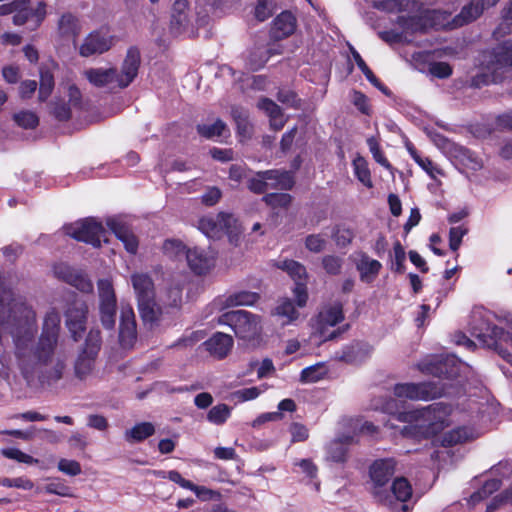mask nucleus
<instances>
[{
	"label": "nucleus",
	"mask_w": 512,
	"mask_h": 512,
	"mask_svg": "<svg viewBox=\"0 0 512 512\" xmlns=\"http://www.w3.org/2000/svg\"><path fill=\"white\" fill-rule=\"evenodd\" d=\"M394 421L406 424L400 429L403 436L430 437L442 432L454 421V409L449 404L438 402L393 414L386 426L396 429Z\"/></svg>",
	"instance_id": "1"
},
{
	"label": "nucleus",
	"mask_w": 512,
	"mask_h": 512,
	"mask_svg": "<svg viewBox=\"0 0 512 512\" xmlns=\"http://www.w3.org/2000/svg\"><path fill=\"white\" fill-rule=\"evenodd\" d=\"M131 283L137 298L138 310L142 321L150 328L161 320L163 306L177 307L181 301V288L172 287L167 291V299L160 297V303L155 299V288L152 278L146 273H133Z\"/></svg>",
	"instance_id": "2"
},
{
	"label": "nucleus",
	"mask_w": 512,
	"mask_h": 512,
	"mask_svg": "<svg viewBox=\"0 0 512 512\" xmlns=\"http://www.w3.org/2000/svg\"><path fill=\"white\" fill-rule=\"evenodd\" d=\"M404 14L398 17V24L406 33L425 31L430 27L445 26L446 13L440 10H429L417 1H410Z\"/></svg>",
	"instance_id": "3"
},
{
	"label": "nucleus",
	"mask_w": 512,
	"mask_h": 512,
	"mask_svg": "<svg viewBox=\"0 0 512 512\" xmlns=\"http://www.w3.org/2000/svg\"><path fill=\"white\" fill-rule=\"evenodd\" d=\"M344 320L343 306L341 303H334L324 306L316 316L311 318L310 339L317 344L336 338L341 331L332 329Z\"/></svg>",
	"instance_id": "4"
},
{
	"label": "nucleus",
	"mask_w": 512,
	"mask_h": 512,
	"mask_svg": "<svg viewBox=\"0 0 512 512\" xmlns=\"http://www.w3.org/2000/svg\"><path fill=\"white\" fill-rule=\"evenodd\" d=\"M473 335L485 346L497 351L503 359L511 361L508 349L512 348V322H506L503 326L482 322L473 327Z\"/></svg>",
	"instance_id": "5"
},
{
	"label": "nucleus",
	"mask_w": 512,
	"mask_h": 512,
	"mask_svg": "<svg viewBox=\"0 0 512 512\" xmlns=\"http://www.w3.org/2000/svg\"><path fill=\"white\" fill-rule=\"evenodd\" d=\"M219 325H228L237 337L252 340L262 331V320L257 314L246 310H233L220 315L217 319Z\"/></svg>",
	"instance_id": "6"
},
{
	"label": "nucleus",
	"mask_w": 512,
	"mask_h": 512,
	"mask_svg": "<svg viewBox=\"0 0 512 512\" xmlns=\"http://www.w3.org/2000/svg\"><path fill=\"white\" fill-rule=\"evenodd\" d=\"M395 471L396 461L393 458L376 460L370 467V477L374 483L373 496L380 505L389 510H396L398 505L392 500L384 486L389 482Z\"/></svg>",
	"instance_id": "7"
},
{
	"label": "nucleus",
	"mask_w": 512,
	"mask_h": 512,
	"mask_svg": "<svg viewBox=\"0 0 512 512\" xmlns=\"http://www.w3.org/2000/svg\"><path fill=\"white\" fill-rule=\"evenodd\" d=\"M101 334L98 329H91L85 339L84 345L74 361V375L83 381L94 374L96 359L101 349Z\"/></svg>",
	"instance_id": "8"
},
{
	"label": "nucleus",
	"mask_w": 512,
	"mask_h": 512,
	"mask_svg": "<svg viewBox=\"0 0 512 512\" xmlns=\"http://www.w3.org/2000/svg\"><path fill=\"white\" fill-rule=\"evenodd\" d=\"M398 398L413 401H429L447 394L444 385L439 382L400 383L393 389Z\"/></svg>",
	"instance_id": "9"
},
{
	"label": "nucleus",
	"mask_w": 512,
	"mask_h": 512,
	"mask_svg": "<svg viewBox=\"0 0 512 512\" xmlns=\"http://www.w3.org/2000/svg\"><path fill=\"white\" fill-rule=\"evenodd\" d=\"M199 229L208 238H220L226 234L231 241L240 233L237 220L233 215L227 213L202 217L199 221Z\"/></svg>",
	"instance_id": "10"
},
{
	"label": "nucleus",
	"mask_w": 512,
	"mask_h": 512,
	"mask_svg": "<svg viewBox=\"0 0 512 512\" xmlns=\"http://www.w3.org/2000/svg\"><path fill=\"white\" fill-rule=\"evenodd\" d=\"M294 184L293 176L288 171L267 170L258 172L251 178L248 187L255 193H264L268 189H291Z\"/></svg>",
	"instance_id": "11"
},
{
	"label": "nucleus",
	"mask_w": 512,
	"mask_h": 512,
	"mask_svg": "<svg viewBox=\"0 0 512 512\" xmlns=\"http://www.w3.org/2000/svg\"><path fill=\"white\" fill-rule=\"evenodd\" d=\"M65 233L94 247H99L102 239L106 241V231L102 224L93 218H87L64 227Z\"/></svg>",
	"instance_id": "12"
},
{
	"label": "nucleus",
	"mask_w": 512,
	"mask_h": 512,
	"mask_svg": "<svg viewBox=\"0 0 512 512\" xmlns=\"http://www.w3.org/2000/svg\"><path fill=\"white\" fill-rule=\"evenodd\" d=\"M277 267L285 271L294 280L295 288L293 294L296 298L297 306L299 308L304 307L308 300L306 287L307 271L305 266L297 261L286 259L279 261Z\"/></svg>",
	"instance_id": "13"
},
{
	"label": "nucleus",
	"mask_w": 512,
	"mask_h": 512,
	"mask_svg": "<svg viewBox=\"0 0 512 512\" xmlns=\"http://www.w3.org/2000/svg\"><path fill=\"white\" fill-rule=\"evenodd\" d=\"M17 3L20 5L14 11V25L21 26L30 21L32 29L38 28L46 17V4L42 1L34 4L31 0H17Z\"/></svg>",
	"instance_id": "14"
},
{
	"label": "nucleus",
	"mask_w": 512,
	"mask_h": 512,
	"mask_svg": "<svg viewBox=\"0 0 512 512\" xmlns=\"http://www.w3.org/2000/svg\"><path fill=\"white\" fill-rule=\"evenodd\" d=\"M88 306L85 301L73 296L70 305L65 311L66 325L75 341L81 338L85 330Z\"/></svg>",
	"instance_id": "15"
},
{
	"label": "nucleus",
	"mask_w": 512,
	"mask_h": 512,
	"mask_svg": "<svg viewBox=\"0 0 512 512\" xmlns=\"http://www.w3.org/2000/svg\"><path fill=\"white\" fill-rule=\"evenodd\" d=\"M114 36L106 31L97 30L89 33L79 46L82 57H90L107 52L114 45Z\"/></svg>",
	"instance_id": "16"
},
{
	"label": "nucleus",
	"mask_w": 512,
	"mask_h": 512,
	"mask_svg": "<svg viewBox=\"0 0 512 512\" xmlns=\"http://www.w3.org/2000/svg\"><path fill=\"white\" fill-rule=\"evenodd\" d=\"M60 321L59 312L50 308L44 316L41 335L35 346L57 347Z\"/></svg>",
	"instance_id": "17"
},
{
	"label": "nucleus",
	"mask_w": 512,
	"mask_h": 512,
	"mask_svg": "<svg viewBox=\"0 0 512 512\" xmlns=\"http://www.w3.org/2000/svg\"><path fill=\"white\" fill-rule=\"evenodd\" d=\"M137 339V327L133 308L122 305L119 324V341L122 347L131 348Z\"/></svg>",
	"instance_id": "18"
},
{
	"label": "nucleus",
	"mask_w": 512,
	"mask_h": 512,
	"mask_svg": "<svg viewBox=\"0 0 512 512\" xmlns=\"http://www.w3.org/2000/svg\"><path fill=\"white\" fill-rule=\"evenodd\" d=\"M419 369L426 374H431L436 377L446 376L447 378H454L458 375V361L453 356L446 358H435L431 361H423L419 364Z\"/></svg>",
	"instance_id": "19"
},
{
	"label": "nucleus",
	"mask_w": 512,
	"mask_h": 512,
	"mask_svg": "<svg viewBox=\"0 0 512 512\" xmlns=\"http://www.w3.org/2000/svg\"><path fill=\"white\" fill-rule=\"evenodd\" d=\"M189 268L196 274L208 273L215 264V255L210 249L200 247L189 248L186 253Z\"/></svg>",
	"instance_id": "20"
},
{
	"label": "nucleus",
	"mask_w": 512,
	"mask_h": 512,
	"mask_svg": "<svg viewBox=\"0 0 512 512\" xmlns=\"http://www.w3.org/2000/svg\"><path fill=\"white\" fill-rule=\"evenodd\" d=\"M54 273L66 283L74 286L81 292H92L93 284L91 280L81 271H78L69 265L58 264L54 267Z\"/></svg>",
	"instance_id": "21"
},
{
	"label": "nucleus",
	"mask_w": 512,
	"mask_h": 512,
	"mask_svg": "<svg viewBox=\"0 0 512 512\" xmlns=\"http://www.w3.org/2000/svg\"><path fill=\"white\" fill-rule=\"evenodd\" d=\"M140 65V54L136 48H130L121 66V71H116L115 87H127L137 76Z\"/></svg>",
	"instance_id": "22"
},
{
	"label": "nucleus",
	"mask_w": 512,
	"mask_h": 512,
	"mask_svg": "<svg viewBox=\"0 0 512 512\" xmlns=\"http://www.w3.org/2000/svg\"><path fill=\"white\" fill-rule=\"evenodd\" d=\"M373 347L366 342H354L345 346L337 358L348 364H358L371 356Z\"/></svg>",
	"instance_id": "23"
},
{
	"label": "nucleus",
	"mask_w": 512,
	"mask_h": 512,
	"mask_svg": "<svg viewBox=\"0 0 512 512\" xmlns=\"http://www.w3.org/2000/svg\"><path fill=\"white\" fill-rule=\"evenodd\" d=\"M450 156L456 165L470 171H478L483 167V161L474 152L461 145H451Z\"/></svg>",
	"instance_id": "24"
},
{
	"label": "nucleus",
	"mask_w": 512,
	"mask_h": 512,
	"mask_svg": "<svg viewBox=\"0 0 512 512\" xmlns=\"http://www.w3.org/2000/svg\"><path fill=\"white\" fill-rule=\"evenodd\" d=\"M386 491L391 496L392 500L398 505L396 510H392L393 512L398 510H402L404 512L409 511L410 507L408 504H405V502L412 496V487L406 478H396L393 481L390 490L386 489Z\"/></svg>",
	"instance_id": "25"
},
{
	"label": "nucleus",
	"mask_w": 512,
	"mask_h": 512,
	"mask_svg": "<svg viewBox=\"0 0 512 512\" xmlns=\"http://www.w3.org/2000/svg\"><path fill=\"white\" fill-rule=\"evenodd\" d=\"M356 269L359 272L360 280L364 283H372L382 268V264L368 256L366 253H360L356 260Z\"/></svg>",
	"instance_id": "26"
},
{
	"label": "nucleus",
	"mask_w": 512,
	"mask_h": 512,
	"mask_svg": "<svg viewBox=\"0 0 512 512\" xmlns=\"http://www.w3.org/2000/svg\"><path fill=\"white\" fill-rule=\"evenodd\" d=\"M204 346L212 356L222 359L232 349L233 339L228 334L217 332L204 342Z\"/></svg>",
	"instance_id": "27"
},
{
	"label": "nucleus",
	"mask_w": 512,
	"mask_h": 512,
	"mask_svg": "<svg viewBox=\"0 0 512 512\" xmlns=\"http://www.w3.org/2000/svg\"><path fill=\"white\" fill-rule=\"evenodd\" d=\"M296 29V18L290 12H282L273 21L271 29L272 36L276 39H283L294 33Z\"/></svg>",
	"instance_id": "28"
},
{
	"label": "nucleus",
	"mask_w": 512,
	"mask_h": 512,
	"mask_svg": "<svg viewBox=\"0 0 512 512\" xmlns=\"http://www.w3.org/2000/svg\"><path fill=\"white\" fill-rule=\"evenodd\" d=\"M483 0H470L461 12L453 19V27L463 26L476 20L484 11Z\"/></svg>",
	"instance_id": "29"
},
{
	"label": "nucleus",
	"mask_w": 512,
	"mask_h": 512,
	"mask_svg": "<svg viewBox=\"0 0 512 512\" xmlns=\"http://www.w3.org/2000/svg\"><path fill=\"white\" fill-rule=\"evenodd\" d=\"M107 224L116 237L124 244L125 249L129 253L135 254L138 248V240L134 233L114 219L108 220Z\"/></svg>",
	"instance_id": "30"
},
{
	"label": "nucleus",
	"mask_w": 512,
	"mask_h": 512,
	"mask_svg": "<svg viewBox=\"0 0 512 512\" xmlns=\"http://www.w3.org/2000/svg\"><path fill=\"white\" fill-rule=\"evenodd\" d=\"M84 75L96 87L115 86L116 69L114 68H90L84 71Z\"/></svg>",
	"instance_id": "31"
},
{
	"label": "nucleus",
	"mask_w": 512,
	"mask_h": 512,
	"mask_svg": "<svg viewBox=\"0 0 512 512\" xmlns=\"http://www.w3.org/2000/svg\"><path fill=\"white\" fill-rule=\"evenodd\" d=\"M259 109L263 110L269 117L270 126L278 131L281 130L286 122L280 107L268 98H263L258 102Z\"/></svg>",
	"instance_id": "32"
},
{
	"label": "nucleus",
	"mask_w": 512,
	"mask_h": 512,
	"mask_svg": "<svg viewBox=\"0 0 512 512\" xmlns=\"http://www.w3.org/2000/svg\"><path fill=\"white\" fill-rule=\"evenodd\" d=\"M354 443L353 436H342L328 446V458L334 462H344L347 457V446Z\"/></svg>",
	"instance_id": "33"
},
{
	"label": "nucleus",
	"mask_w": 512,
	"mask_h": 512,
	"mask_svg": "<svg viewBox=\"0 0 512 512\" xmlns=\"http://www.w3.org/2000/svg\"><path fill=\"white\" fill-rule=\"evenodd\" d=\"M273 315L279 317L282 325H289L298 319L299 312L293 302L285 298L275 307Z\"/></svg>",
	"instance_id": "34"
},
{
	"label": "nucleus",
	"mask_w": 512,
	"mask_h": 512,
	"mask_svg": "<svg viewBox=\"0 0 512 512\" xmlns=\"http://www.w3.org/2000/svg\"><path fill=\"white\" fill-rule=\"evenodd\" d=\"M279 53L278 50L264 46H255L250 52L247 65L251 70H259L268 61L271 55Z\"/></svg>",
	"instance_id": "35"
},
{
	"label": "nucleus",
	"mask_w": 512,
	"mask_h": 512,
	"mask_svg": "<svg viewBox=\"0 0 512 512\" xmlns=\"http://www.w3.org/2000/svg\"><path fill=\"white\" fill-rule=\"evenodd\" d=\"M79 20L71 13H65L58 21V33L61 37L76 38L80 33Z\"/></svg>",
	"instance_id": "36"
},
{
	"label": "nucleus",
	"mask_w": 512,
	"mask_h": 512,
	"mask_svg": "<svg viewBox=\"0 0 512 512\" xmlns=\"http://www.w3.org/2000/svg\"><path fill=\"white\" fill-rule=\"evenodd\" d=\"M477 437V433L469 427H458L447 432L442 439L444 446H452Z\"/></svg>",
	"instance_id": "37"
},
{
	"label": "nucleus",
	"mask_w": 512,
	"mask_h": 512,
	"mask_svg": "<svg viewBox=\"0 0 512 512\" xmlns=\"http://www.w3.org/2000/svg\"><path fill=\"white\" fill-rule=\"evenodd\" d=\"M155 427L150 422H141L126 430L124 437L128 442H140L153 435Z\"/></svg>",
	"instance_id": "38"
},
{
	"label": "nucleus",
	"mask_w": 512,
	"mask_h": 512,
	"mask_svg": "<svg viewBox=\"0 0 512 512\" xmlns=\"http://www.w3.org/2000/svg\"><path fill=\"white\" fill-rule=\"evenodd\" d=\"M258 299L259 295L255 292L240 291L226 297L223 307L250 306L255 304Z\"/></svg>",
	"instance_id": "39"
},
{
	"label": "nucleus",
	"mask_w": 512,
	"mask_h": 512,
	"mask_svg": "<svg viewBox=\"0 0 512 512\" xmlns=\"http://www.w3.org/2000/svg\"><path fill=\"white\" fill-rule=\"evenodd\" d=\"M98 304L117 305V299L112 282L109 279H100L97 283Z\"/></svg>",
	"instance_id": "40"
},
{
	"label": "nucleus",
	"mask_w": 512,
	"mask_h": 512,
	"mask_svg": "<svg viewBox=\"0 0 512 512\" xmlns=\"http://www.w3.org/2000/svg\"><path fill=\"white\" fill-rule=\"evenodd\" d=\"M163 253L170 259L179 260L186 258L187 248L182 241L178 239H167L162 246Z\"/></svg>",
	"instance_id": "41"
},
{
	"label": "nucleus",
	"mask_w": 512,
	"mask_h": 512,
	"mask_svg": "<svg viewBox=\"0 0 512 512\" xmlns=\"http://www.w3.org/2000/svg\"><path fill=\"white\" fill-rule=\"evenodd\" d=\"M352 165H353L354 175L357 177V179L365 187L372 188L373 187V182H372V179H371V174H370V170L368 168L367 161L363 157L357 156L353 160Z\"/></svg>",
	"instance_id": "42"
},
{
	"label": "nucleus",
	"mask_w": 512,
	"mask_h": 512,
	"mask_svg": "<svg viewBox=\"0 0 512 512\" xmlns=\"http://www.w3.org/2000/svg\"><path fill=\"white\" fill-rule=\"evenodd\" d=\"M408 151L415 162L424 171H426L431 178L436 179L438 175L443 174L439 167H437L430 159L421 157L412 146H408Z\"/></svg>",
	"instance_id": "43"
},
{
	"label": "nucleus",
	"mask_w": 512,
	"mask_h": 512,
	"mask_svg": "<svg viewBox=\"0 0 512 512\" xmlns=\"http://www.w3.org/2000/svg\"><path fill=\"white\" fill-rule=\"evenodd\" d=\"M409 5H411L410 0H381L373 2L375 8L389 13L400 12L404 14Z\"/></svg>",
	"instance_id": "44"
},
{
	"label": "nucleus",
	"mask_w": 512,
	"mask_h": 512,
	"mask_svg": "<svg viewBox=\"0 0 512 512\" xmlns=\"http://www.w3.org/2000/svg\"><path fill=\"white\" fill-rule=\"evenodd\" d=\"M197 130L200 135L206 138H214L223 136L227 131V128L222 120L217 119L215 122L211 124L198 125Z\"/></svg>",
	"instance_id": "45"
},
{
	"label": "nucleus",
	"mask_w": 512,
	"mask_h": 512,
	"mask_svg": "<svg viewBox=\"0 0 512 512\" xmlns=\"http://www.w3.org/2000/svg\"><path fill=\"white\" fill-rule=\"evenodd\" d=\"M495 60L500 67H512V39L505 41L495 50Z\"/></svg>",
	"instance_id": "46"
},
{
	"label": "nucleus",
	"mask_w": 512,
	"mask_h": 512,
	"mask_svg": "<svg viewBox=\"0 0 512 512\" xmlns=\"http://www.w3.org/2000/svg\"><path fill=\"white\" fill-rule=\"evenodd\" d=\"M101 324L105 329L112 330L115 326L117 305L98 304Z\"/></svg>",
	"instance_id": "47"
},
{
	"label": "nucleus",
	"mask_w": 512,
	"mask_h": 512,
	"mask_svg": "<svg viewBox=\"0 0 512 512\" xmlns=\"http://www.w3.org/2000/svg\"><path fill=\"white\" fill-rule=\"evenodd\" d=\"M326 374V369L323 364H315L304 368L301 371L300 380L303 383H314L319 381Z\"/></svg>",
	"instance_id": "48"
},
{
	"label": "nucleus",
	"mask_w": 512,
	"mask_h": 512,
	"mask_svg": "<svg viewBox=\"0 0 512 512\" xmlns=\"http://www.w3.org/2000/svg\"><path fill=\"white\" fill-rule=\"evenodd\" d=\"M500 484L501 483L498 479H491L486 481L480 490L471 495L470 502L475 505L481 500L487 498L489 495L500 488Z\"/></svg>",
	"instance_id": "49"
},
{
	"label": "nucleus",
	"mask_w": 512,
	"mask_h": 512,
	"mask_svg": "<svg viewBox=\"0 0 512 512\" xmlns=\"http://www.w3.org/2000/svg\"><path fill=\"white\" fill-rule=\"evenodd\" d=\"M54 87V77L51 72L40 71L39 100L45 101L51 94Z\"/></svg>",
	"instance_id": "50"
},
{
	"label": "nucleus",
	"mask_w": 512,
	"mask_h": 512,
	"mask_svg": "<svg viewBox=\"0 0 512 512\" xmlns=\"http://www.w3.org/2000/svg\"><path fill=\"white\" fill-rule=\"evenodd\" d=\"M230 416V408L226 404H218L212 407L208 414L207 419L213 424L221 425Z\"/></svg>",
	"instance_id": "51"
},
{
	"label": "nucleus",
	"mask_w": 512,
	"mask_h": 512,
	"mask_svg": "<svg viewBox=\"0 0 512 512\" xmlns=\"http://www.w3.org/2000/svg\"><path fill=\"white\" fill-rule=\"evenodd\" d=\"M44 491L49 494H55L62 497H72L70 487H68L62 480L59 478L50 479L49 482L45 485Z\"/></svg>",
	"instance_id": "52"
},
{
	"label": "nucleus",
	"mask_w": 512,
	"mask_h": 512,
	"mask_svg": "<svg viewBox=\"0 0 512 512\" xmlns=\"http://www.w3.org/2000/svg\"><path fill=\"white\" fill-rule=\"evenodd\" d=\"M13 119L18 126L24 129H33L39 123L37 115L32 111H20L15 113Z\"/></svg>",
	"instance_id": "53"
},
{
	"label": "nucleus",
	"mask_w": 512,
	"mask_h": 512,
	"mask_svg": "<svg viewBox=\"0 0 512 512\" xmlns=\"http://www.w3.org/2000/svg\"><path fill=\"white\" fill-rule=\"evenodd\" d=\"M406 253L399 241L395 242L393 246V253L391 255V269L397 272H403Z\"/></svg>",
	"instance_id": "54"
},
{
	"label": "nucleus",
	"mask_w": 512,
	"mask_h": 512,
	"mask_svg": "<svg viewBox=\"0 0 512 512\" xmlns=\"http://www.w3.org/2000/svg\"><path fill=\"white\" fill-rule=\"evenodd\" d=\"M326 245L327 239L321 234H311L305 239V247L313 253L322 252Z\"/></svg>",
	"instance_id": "55"
},
{
	"label": "nucleus",
	"mask_w": 512,
	"mask_h": 512,
	"mask_svg": "<svg viewBox=\"0 0 512 512\" xmlns=\"http://www.w3.org/2000/svg\"><path fill=\"white\" fill-rule=\"evenodd\" d=\"M58 470L68 476H77L82 472L79 462L65 458L59 460Z\"/></svg>",
	"instance_id": "56"
},
{
	"label": "nucleus",
	"mask_w": 512,
	"mask_h": 512,
	"mask_svg": "<svg viewBox=\"0 0 512 512\" xmlns=\"http://www.w3.org/2000/svg\"><path fill=\"white\" fill-rule=\"evenodd\" d=\"M233 117L237 124L238 133L243 137H247L250 134L251 126L248 122V117L245 111H239L238 109L233 110Z\"/></svg>",
	"instance_id": "57"
},
{
	"label": "nucleus",
	"mask_w": 512,
	"mask_h": 512,
	"mask_svg": "<svg viewBox=\"0 0 512 512\" xmlns=\"http://www.w3.org/2000/svg\"><path fill=\"white\" fill-rule=\"evenodd\" d=\"M273 3L271 0H258L255 8V17L258 21L263 22L267 20L273 13Z\"/></svg>",
	"instance_id": "58"
},
{
	"label": "nucleus",
	"mask_w": 512,
	"mask_h": 512,
	"mask_svg": "<svg viewBox=\"0 0 512 512\" xmlns=\"http://www.w3.org/2000/svg\"><path fill=\"white\" fill-rule=\"evenodd\" d=\"M71 106L67 105L61 100L54 101L51 104L52 114L59 121H66L71 117Z\"/></svg>",
	"instance_id": "59"
},
{
	"label": "nucleus",
	"mask_w": 512,
	"mask_h": 512,
	"mask_svg": "<svg viewBox=\"0 0 512 512\" xmlns=\"http://www.w3.org/2000/svg\"><path fill=\"white\" fill-rule=\"evenodd\" d=\"M2 454L9 459H14L21 463L33 464V463L37 462V460L34 459L32 456H30L16 448L3 449Z\"/></svg>",
	"instance_id": "60"
},
{
	"label": "nucleus",
	"mask_w": 512,
	"mask_h": 512,
	"mask_svg": "<svg viewBox=\"0 0 512 512\" xmlns=\"http://www.w3.org/2000/svg\"><path fill=\"white\" fill-rule=\"evenodd\" d=\"M265 202L272 207H287L291 202V196L286 193H271L264 197Z\"/></svg>",
	"instance_id": "61"
},
{
	"label": "nucleus",
	"mask_w": 512,
	"mask_h": 512,
	"mask_svg": "<svg viewBox=\"0 0 512 512\" xmlns=\"http://www.w3.org/2000/svg\"><path fill=\"white\" fill-rule=\"evenodd\" d=\"M325 271L329 274H339L342 268V259L333 255L325 256L322 259Z\"/></svg>",
	"instance_id": "62"
},
{
	"label": "nucleus",
	"mask_w": 512,
	"mask_h": 512,
	"mask_svg": "<svg viewBox=\"0 0 512 512\" xmlns=\"http://www.w3.org/2000/svg\"><path fill=\"white\" fill-rule=\"evenodd\" d=\"M277 99L288 107L297 108L300 104V99L297 95L288 89H281L277 94Z\"/></svg>",
	"instance_id": "63"
},
{
	"label": "nucleus",
	"mask_w": 512,
	"mask_h": 512,
	"mask_svg": "<svg viewBox=\"0 0 512 512\" xmlns=\"http://www.w3.org/2000/svg\"><path fill=\"white\" fill-rule=\"evenodd\" d=\"M512 502V488L494 497L487 505L486 512H495L502 504Z\"/></svg>",
	"instance_id": "64"
}]
</instances>
